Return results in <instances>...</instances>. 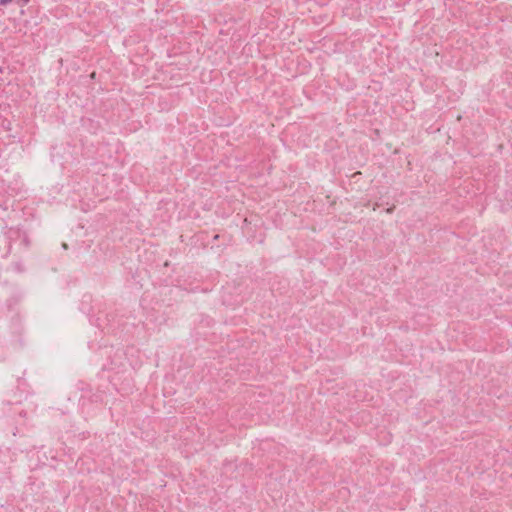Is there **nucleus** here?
Wrapping results in <instances>:
<instances>
[{
  "instance_id": "nucleus-1",
  "label": "nucleus",
  "mask_w": 512,
  "mask_h": 512,
  "mask_svg": "<svg viewBox=\"0 0 512 512\" xmlns=\"http://www.w3.org/2000/svg\"><path fill=\"white\" fill-rule=\"evenodd\" d=\"M12 0H0L1 5H6L7 3L11 2Z\"/></svg>"
}]
</instances>
